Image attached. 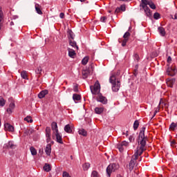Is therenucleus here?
<instances>
[{
  "label": "nucleus",
  "mask_w": 177,
  "mask_h": 177,
  "mask_svg": "<svg viewBox=\"0 0 177 177\" xmlns=\"http://www.w3.org/2000/svg\"><path fill=\"white\" fill-rule=\"evenodd\" d=\"M146 131V127H142L139 133L136 151L132 156L131 160L129 164V171H132L135 168V165L136 164V160H138L139 156L143 154V151L146 150V142H147V136H145V131Z\"/></svg>",
  "instance_id": "nucleus-1"
},
{
  "label": "nucleus",
  "mask_w": 177,
  "mask_h": 177,
  "mask_svg": "<svg viewBox=\"0 0 177 177\" xmlns=\"http://www.w3.org/2000/svg\"><path fill=\"white\" fill-rule=\"evenodd\" d=\"M116 80L117 77L115 76V73H112L109 78V82L112 84L113 92H118L120 91V88H121V83L119 80L116 82Z\"/></svg>",
  "instance_id": "nucleus-2"
},
{
  "label": "nucleus",
  "mask_w": 177,
  "mask_h": 177,
  "mask_svg": "<svg viewBox=\"0 0 177 177\" xmlns=\"http://www.w3.org/2000/svg\"><path fill=\"white\" fill-rule=\"evenodd\" d=\"M120 169V165L118 163H111L107 167H106V175L108 177L111 176V174L113 172H115V171H118V169Z\"/></svg>",
  "instance_id": "nucleus-3"
},
{
  "label": "nucleus",
  "mask_w": 177,
  "mask_h": 177,
  "mask_svg": "<svg viewBox=\"0 0 177 177\" xmlns=\"http://www.w3.org/2000/svg\"><path fill=\"white\" fill-rule=\"evenodd\" d=\"M90 89L93 95H97L100 92V83L99 81H96L94 86H91Z\"/></svg>",
  "instance_id": "nucleus-4"
},
{
  "label": "nucleus",
  "mask_w": 177,
  "mask_h": 177,
  "mask_svg": "<svg viewBox=\"0 0 177 177\" xmlns=\"http://www.w3.org/2000/svg\"><path fill=\"white\" fill-rule=\"evenodd\" d=\"M140 6V8H142L143 9V10L145 13V16H147V17H149V19H150L152 16V13H151V10H150V8H149V6H146L142 1H141Z\"/></svg>",
  "instance_id": "nucleus-5"
},
{
  "label": "nucleus",
  "mask_w": 177,
  "mask_h": 177,
  "mask_svg": "<svg viewBox=\"0 0 177 177\" xmlns=\"http://www.w3.org/2000/svg\"><path fill=\"white\" fill-rule=\"evenodd\" d=\"M8 100L10 102V104L8 108L6 109V112L8 114H12L13 113V110H15V108L16 107V104H15L13 98H9Z\"/></svg>",
  "instance_id": "nucleus-6"
},
{
  "label": "nucleus",
  "mask_w": 177,
  "mask_h": 177,
  "mask_svg": "<svg viewBox=\"0 0 177 177\" xmlns=\"http://www.w3.org/2000/svg\"><path fill=\"white\" fill-rule=\"evenodd\" d=\"M167 74L170 77H174L176 74V68L174 66L170 67L169 66H168V68L167 69Z\"/></svg>",
  "instance_id": "nucleus-7"
},
{
  "label": "nucleus",
  "mask_w": 177,
  "mask_h": 177,
  "mask_svg": "<svg viewBox=\"0 0 177 177\" xmlns=\"http://www.w3.org/2000/svg\"><path fill=\"white\" fill-rule=\"evenodd\" d=\"M97 102H100V103H102V104H107V98L101 94H99L97 96Z\"/></svg>",
  "instance_id": "nucleus-8"
},
{
  "label": "nucleus",
  "mask_w": 177,
  "mask_h": 177,
  "mask_svg": "<svg viewBox=\"0 0 177 177\" xmlns=\"http://www.w3.org/2000/svg\"><path fill=\"white\" fill-rule=\"evenodd\" d=\"M141 1L142 2V3H145L146 6H147V5H149V8H151V9H156V4H154V3H153V1H149V0H141Z\"/></svg>",
  "instance_id": "nucleus-9"
},
{
  "label": "nucleus",
  "mask_w": 177,
  "mask_h": 177,
  "mask_svg": "<svg viewBox=\"0 0 177 177\" xmlns=\"http://www.w3.org/2000/svg\"><path fill=\"white\" fill-rule=\"evenodd\" d=\"M176 80L175 78H168L166 80V84L169 88H174Z\"/></svg>",
  "instance_id": "nucleus-10"
},
{
  "label": "nucleus",
  "mask_w": 177,
  "mask_h": 177,
  "mask_svg": "<svg viewBox=\"0 0 177 177\" xmlns=\"http://www.w3.org/2000/svg\"><path fill=\"white\" fill-rule=\"evenodd\" d=\"M46 138L47 143L50 142V127L46 128Z\"/></svg>",
  "instance_id": "nucleus-11"
},
{
  "label": "nucleus",
  "mask_w": 177,
  "mask_h": 177,
  "mask_svg": "<svg viewBox=\"0 0 177 177\" xmlns=\"http://www.w3.org/2000/svg\"><path fill=\"white\" fill-rule=\"evenodd\" d=\"M4 128L5 129H6V131H8L9 132H13V131H15V127H13V126H12L9 123L5 124Z\"/></svg>",
  "instance_id": "nucleus-12"
},
{
  "label": "nucleus",
  "mask_w": 177,
  "mask_h": 177,
  "mask_svg": "<svg viewBox=\"0 0 177 177\" xmlns=\"http://www.w3.org/2000/svg\"><path fill=\"white\" fill-rule=\"evenodd\" d=\"M68 52L69 57H71L72 59H74V57H75V55H77V53H75V50L72 48H68Z\"/></svg>",
  "instance_id": "nucleus-13"
},
{
  "label": "nucleus",
  "mask_w": 177,
  "mask_h": 177,
  "mask_svg": "<svg viewBox=\"0 0 177 177\" xmlns=\"http://www.w3.org/2000/svg\"><path fill=\"white\" fill-rule=\"evenodd\" d=\"M16 146L12 141H9L7 144L4 145L5 149H15Z\"/></svg>",
  "instance_id": "nucleus-14"
},
{
  "label": "nucleus",
  "mask_w": 177,
  "mask_h": 177,
  "mask_svg": "<svg viewBox=\"0 0 177 177\" xmlns=\"http://www.w3.org/2000/svg\"><path fill=\"white\" fill-rule=\"evenodd\" d=\"M45 153L48 156H50V153H52V145L50 144H48L45 149Z\"/></svg>",
  "instance_id": "nucleus-15"
},
{
  "label": "nucleus",
  "mask_w": 177,
  "mask_h": 177,
  "mask_svg": "<svg viewBox=\"0 0 177 177\" xmlns=\"http://www.w3.org/2000/svg\"><path fill=\"white\" fill-rule=\"evenodd\" d=\"M51 128L52 130L55 132V133H57L59 132V129H57V122H53L51 124Z\"/></svg>",
  "instance_id": "nucleus-16"
},
{
  "label": "nucleus",
  "mask_w": 177,
  "mask_h": 177,
  "mask_svg": "<svg viewBox=\"0 0 177 177\" xmlns=\"http://www.w3.org/2000/svg\"><path fill=\"white\" fill-rule=\"evenodd\" d=\"M48 90L41 91L38 94V97H39V99H42V98L45 97V96H46V95H48Z\"/></svg>",
  "instance_id": "nucleus-17"
},
{
  "label": "nucleus",
  "mask_w": 177,
  "mask_h": 177,
  "mask_svg": "<svg viewBox=\"0 0 177 177\" xmlns=\"http://www.w3.org/2000/svg\"><path fill=\"white\" fill-rule=\"evenodd\" d=\"M55 136H56L57 143H60V145H63V138H62V136L60 135V133H59V132L55 133Z\"/></svg>",
  "instance_id": "nucleus-18"
},
{
  "label": "nucleus",
  "mask_w": 177,
  "mask_h": 177,
  "mask_svg": "<svg viewBox=\"0 0 177 177\" xmlns=\"http://www.w3.org/2000/svg\"><path fill=\"white\" fill-rule=\"evenodd\" d=\"M164 106H166V104L164 103V102H162V101L160 100L158 106L156 107V109H155V112H156V113H158V112L160 111V107H164Z\"/></svg>",
  "instance_id": "nucleus-19"
},
{
  "label": "nucleus",
  "mask_w": 177,
  "mask_h": 177,
  "mask_svg": "<svg viewBox=\"0 0 177 177\" xmlns=\"http://www.w3.org/2000/svg\"><path fill=\"white\" fill-rule=\"evenodd\" d=\"M35 10L38 15H42V10H41V6L38 3H35Z\"/></svg>",
  "instance_id": "nucleus-20"
},
{
  "label": "nucleus",
  "mask_w": 177,
  "mask_h": 177,
  "mask_svg": "<svg viewBox=\"0 0 177 177\" xmlns=\"http://www.w3.org/2000/svg\"><path fill=\"white\" fill-rule=\"evenodd\" d=\"M21 77L23 80H28V73L26 71L21 72Z\"/></svg>",
  "instance_id": "nucleus-21"
},
{
  "label": "nucleus",
  "mask_w": 177,
  "mask_h": 177,
  "mask_svg": "<svg viewBox=\"0 0 177 177\" xmlns=\"http://www.w3.org/2000/svg\"><path fill=\"white\" fill-rule=\"evenodd\" d=\"M158 30L160 35L162 37H165L166 32H165V29L163 27H159L158 28Z\"/></svg>",
  "instance_id": "nucleus-22"
},
{
  "label": "nucleus",
  "mask_w": 177,
  "mask_h": 177,
  "mask_svg": "<svg viewBox=\"0 0 177 177\" xmlns=\"http://www.w3.org/2000/svg\"><path fill=\"white\" fill-rule=\"evenodd\" d=\"M104 111V108L103 107H95V112L96 114H102Z\"/></svg>",
  "instance_id": "nucleus-23"
},
{
  "label": "nucleus",
  "mask_w": 177,
  "mask_h": 177,
  "mask_svg": "<svg viewBox=\"0 0 177 177\" xmlns=\"http://www.w3.org/2000/svg\"><path fill=\"white\" fill-rule=\"evenodd\" d=\"M64 131L67 133H71V132H73V129H71V126H70V124H66L64 127Z\"/></svg>",
  "instance_id": "nucleus-24"
},
{
  "label": "nucleus",
  "mask_w": 177,
  "mask_h": 177,
  "mask_svg": "<svg viewBox=\"0 0 177 177\" xmlns=\"http://www.w3.org/2000/svg\"><path fill=\"white\" fill-rule=\"evenodd\" d=\"M177 122H172L169 126V131H176Z\"/></svg>",
  "instance_id": "nucleus-25"
},
{
  "label": "nucleus",
  "mask_w": 177,
  "mask_h": 177,
  "mask_svg": "<svg viewBox=\"0 0 177 177\" xmlns=\"http://www.w3.org/2000/svg\"><path fill=\"white\" fill-rule=\"evenodd\" d=\"M73 99L75 103L78 102L79 100H81V95L78 94H73Z\"/></svg>",
  "instance_id": "nucleus-26"
},
{
  "label": "nucleus",
  "mask_w": 177,
  "mask_h": 177,
  "mask_svg": "<svg viewBox=\"0 0 177 177\" xmlns=\"http://www.w3.org/2000/svg\"><path fill=\"white\" fill-rule=\"evenodd\" d=\"M88 62H89V57L86 56L82 59V64H83V66H86V64H88Z\"/></svg>",
  "instance_id": "nucleus-27"
},
{
  "label": "nucleus",
  "mask_w": 177,
  "mask_h": 177,
  "mask_svg": "<svg viewBox=\"0 0 177 177\" xmlns=\"http://www.w3.org/2000/svg\"><path fill=\"white\" fill-rule=\"evenodd\" d=\"M82 168L84 171H88L89 168H91V164L88 162H86L82 165Z\"/></svg>",
  "instance_id": "nucleus-28"
},
{
  "label": "nucleus",
  "mask_w": 177,
  "mask_h": 177,
  "mask_svg": "<svg viewBox=\"0 0 177 177\" xmlns=\"http://www.w3.org/2000/svg\"><path fill=\"white\" fill-rule=\"evenodd\" d=\"M69 44L71 45V46H72L73 48H75V49L78 50V46L77 45V42L73 41V40H70L69 41Z\"/></svg>",
  "instance_id": "nucleus-29"
},
{
  "label": "nucleus",
  "mask_w": 177,
  "mask_h": 177,
  "mask_svg": "<svg viewBox=\"0 0 177 177\" xmlns=\"http://www.w3.org/2000/svg\"><path fill=\"white\" fill-rule=\"evenodd\" d=\"M68 37L69 39H74V32L71 30H68Z\"/></svg>",
  "instance_id": "nucleus-30"
},
{
  "label": "nucleus",
  "mask_w": 177,
  "mask_h": 177,
  "mask_svg": "<svg viewBox=\"0 0 177 177\" xmlns=\"http://www.w3.org/2000/svg\"><path fill=\"white\" fill-rule=\"evenodd\" d=\"M43 169L46 171V172H49V171H50V165L45 164Z\"/></svg>",
  "instance_id": "nucleus-31"
},
{
  "label": "nucleus",
  "mask_w": 177,
  "mask_h": 177,
  "mask_svg": "<svg viewBox=\"0 0 177 177\" xmlns=\"http://www.w3.org/2000/svg\"><path fill=\"white\" fill-rule=\"evenodd\" d=\"M5 104H6V100H5V99H3V97H0V106L1 107H3V106H5Z\"/></svg>",
  "instance_id": "nucleus-32"
},
{
  "label": "nucleus",
  "mask_w": 177,
  "mask_h": 177,
  "mask_svg": "<svg viewBox=\"0 0 177 177\" xmlns=\"http://www.w3.org/2000/svg\"><path fill=\"white\" fill-rule=\"evenodd\" d=\"M79 135H82V136H86L87 135L86 131H85V129H80Z\"/></svg>",
  "instance_id": "nucleus-33"
},
{
  "label": "nucleus",
  "mask_w": 177,
  "mask_h": 177,
  "mask_svg": "<svg viewBox=\"0 0 177 177\" xmlns=\"http://www.w3.org/2000/svg\"><path fill=\"white\" fill-rule=\"evenodd\" d=\"M88 75H89V71H88L87 70H84L82 71L83 78H88Z\"/></svg>",
  "instance_id": "nucleus-34"
},
{
  "label": "nucleus",
  "mask_w": 177,
  "mask_h": 177,
  "mask_svg": "<svg viewBox=\"0 0 177 177\" xmlns=\"http://www.w3.org/2000/svg\"><path fill=\"white\" fill-rule=\"evenodd\" d=\"M32 156H37V149L34 147L30 148Z\"/></svg>",
  "instance_id": "nucleus-35"
},
{
  "label": "nucleus",
  "mask_w": 177,
  "mask_h": 177,
  "mask_svg": "<svg viewBox=\"0 0 177 177\" xmlns=\"http://www.w3.org/2000/svg\"><path fill=\"white\" fill-rule=\"evenodd\" d=\"M139 128V120H136L133 123V129L136 131Z\"/></svg>",
  "instance_id": "nucleus-36"
},
{
  "label": "nucleus",
  "mask_w": 177,
  "mask_h": 177,
  "mask_svg": "<svg viewBox=\"0 0 177 177\" xmlns=\"http://www.w3.org/2000/svg\"><path fill=\"white\" fill-rule=\"evenodd\" d=\"M153 19H155V20H158V19H161V15H160V13L158 12H155L153 14Z\"/></svg>",
  "instance_id": "nucleus-37"
},
{
  "label": "nucleus",
  "mask_w": 177,
  "mask_h": 177,
  "mask_svg": "<svg viewBox=\"0 0 177 177\" xmlns=\"http://www.w3.org/2000/svg\"><path fill=\"white\" fill-rule=\"evenodd\" d=\"M117 149H118L120 152L124 151V147L121 142L117 145Z\"/></svg>",
  "instance_id": "nucleus-38"
},
{
  "label": "nucleus",
  "mask_w": 177,
  "mask_h": 177,
  "mask_svg": "<svg viewBox=\"0 0 177 177\" xmlns=\"http://www.w3.org/2000/svg\"><path fill=\"white\" fill-rule=\"evenodd\" d=\"M129 37H131V33H129V32H126L124 33V35H123V38L124 39H127V40L129 39Z\"/></svg>",
  "instance_id": "nucleus-39"
},
{
  "label": "nucleus",
  "mask_w": 177,
  "mask_h": 177,
  "mask_svg": "<svg viewBox=\"0 0 177 177\" xmlns=\"http://www.w3.org/2000/svg\"><path fill=\"white\" fill-rule=\"evenodd\" d=\"M91 177H100V176L99 175V173H97V171H93L91 174Z\"/></svg>",
  "instance_id": "nucleus-40"
},
{
  "label": "nucleus",
  "mask_w": 177,
  "mask_h": 177,
  "mask_svg": "<svg viewBox=\"0 0 177 177\" xmlns=\"http://www.w3.org/2000/svg\"><path fill=\"white\" fill-rule=\"evenodd\" d=\"M24 121H26L27 122H32V118L31 116H27L24 118Z\"/></svg>",
  "instance_id": "nucleus-41"
},
{
  "label": "nucleus",
  "mask_w": 177,
  "mask_h": 177,
  "mask_svg": "<svg viewBox=\"0 0 177 177\" xmlns=\"http://www.w3.org/2000/svg\"><path fill=\"white\" fill-rule=\"evenodd\" d=\"M127 42H128V39H124L122 41V46H126Z\"/></svg>",
  "instance_id": "nucleus-42"
},
{
  "label": "nucleus",
  "mask_w": 177,
  "mask_h": 177,
  "mask_svg": "<svg viewBox=\"0 0 177 177\" xmlns=\"http://www.w3.org/2000/svg\"><path fill=\"white\" fill-rule=\"evenodd\" d=\"M167 63H168V64H167V66H169V64L172 63V58L171 57V56H169V57H167Z\"/></svg>",
  "instance_id": "nucleus-43"
},
{
  "label": "nucleus",
  "mask_w": 177,
  "mask_h": 177,
  "mask_svg": "<svg viewBox=\"0 0 177 177\" xmlns=\"http://www.w3.org/2000/svg\"><path fill=\"white\" fill-rule=\"evenodd\" d=\"M107 20V17H102L100 18V21H102V23H106Z\"/></svg>",
  "instance_id": "nucleus-44"
},
{
  "label": "nucleus",
  "mask_w": 177,
  "mask_h": 177,
  "mask_svg": "<svg viewBox=\"0 0 177 177\" xmlns=\"http://www.w3.org/2000/svg\"><path fill=\"white\" fill-rule=\"evenodd\" d=\"M119 8L120 9V10H122V12H125V10H126L125 5L120 6V7Z\"/></svg>",
  "instance_id": "nucleus-45"
},
{
  "label": "nucleus",
  "mask_w": 177,
  "mask_h": 177,
  "mask_svg": "<svg viewBox=\"0 0 177 177\" xmlns=\"http://www.w3.org/2000/svg\"><path fill=\"white\" fill-rule=\"evenodd\" d=\"M63 177H71L67 171L63 172Z\"/></svg>",
  "instance_id": "nucleus-46"
},
{
  "label": "nucleus",
  "mask_w": 177,
  "mask_h": 177,
  "mask_svg": "<svg viewBox=\"0 0 177 177\" xmlns=\"http://www.w3.org/2000/svg\"><path fill=\"white\" fill-rule=\"evenodd\" d=\"M120 143H122V145L124 147H127V146H128V145H129L128 142H127V141H123Z\"/></svg>",
  "instance_id": "nucleus-47"
},
{
  "label": "nucleus",
  "mask_w": 177,
  "mask_h": 177,
  "mask_svg": "<svg viewBox=\"0 0 177 177\" xmlns=\"http://www.w3.org/2000/svg\"><path fill=\"white\" fill-rule=\"evenodd\" d=\"M134 59H135L136 60H137V62H139V60H140L139 55L135 54V55H134Z\"/></svg>",
  "instance_id": "nucleus-48"
},
{
  "label": "nucleus",
  "mask_w": 177,
  "mask_h": 177,
  "mask_svg": "<svg viewBox=\"0 0 177 177\" xmlns=\"http://www.w3.org/2000/svg\"><path fill=\"white\" fill-rule=\"evenodd\" d=\"M129 142H133L135 140V138L133 137V136H130L129 138Z\"/></svg>",
  "instance_id": "nucleus-49"
},
{
  "label": "nucleus",
  "mask_w": 177,
  "mask_h": 177,
  "mask_svg": "<svg viewBox=\"0 0 177 177\" xmlns=\"http://www.w3.org/2000/svg\"><path fill=\"white\" fill-rule=\"evenodd\" d=\"M41 71H42V68H41V67H39V68H37L36 73H37V74H41Z\"/></svg>",
  "instance_id": "nucleus-50"
},
{
  "label": "nucleus",
  "mask_w": 177,
  "mask_h": 177,
  "mask_svg": "<svg viewBox=\"0 0 177 177\" xmlns=\"http://www.w3.org/2000/svg\"><path fill=\"white\" fill-rule=\"evenodd\" d=\"M175 145H176V141H175V140H172V141L171 142V146L172 147H175Z\"/></svg>",
  "instance_id": "nucleus-51"
},
{
  "label": "nucleus",
  "mask_w": 177,
  "mask_h": 177,
  "mask_svg": "<svg viewBox=\"0 0 177 177\" xmlns=\"http://www.w3.org/2000/svg\"><path fill=\"white\" fill-rule=\"evenodd\" d=\"M59 17H60V19H64V13L61 12V13L59 14Z\"/></svg>",
  "instance_id": "nucleus-52"
},
{
  "label": "nucleus",
  "mask_w": 177,
  "mask_h": 177,
  "mask_svg": "<svg viewBox=\"0 0 177 177\" xmlns=\"http://www.w3.org/2000/svg\"><path fill=\"white\" fill-rule=\"evenodd\" d=\"M73 91H74V92H78V86H75Z\"/></svg>",
  "instance_id": "nucleus-53"
},
{
  "label": "nucleus",
  "mask_w": 177,
  "mask_h": 177,
  "mask_svg": "<svg viewBox=\"0 0 177 177\" xmlns=\"http://www.w3.org/2000/svg\"><path fill=\"white\" fill-rule=\"evenodd\" d=\"M121 10L120 9V8H116V10H115V13H120V11Z\"/></svg>",
  "instance_id": "nucleus-54"
},
{
  "label": "nucleus",
  "mask_w": 177,
  "mask_h": 177,
  "mask_svg": "<svg viewBox=\"0 0 177 177\" xmlns=\"http://www.w3.org/2000/svg\"><path fill=\"white\" fill-rule=\"evenodd\" d=\"M177 19V12L174 15V20Z\"/></svg>",
  "instance_id": "nucleus-55"
},
{
  "label": "nucleus",
  "mask_w": 177,
  "mask_h": 177,
  "mask_svg": "<svg viewBox=\"0 0 177 177\" xmlns=\"http://www.w3.org/2000/svg\"><path fill=\"white\" fill-rule=\"evenodd\" d=\"M135 68L138 70V68H139V66L138 65H136Z\"/></svg>",
  "instance_id": "nucleus-56"
},
{
  "label": "nucleus",
  "mask_w": 177,
  "mask_h": 177,
  "mask_svg": "<svg viewBox=\"0 0 177 177\" xmlns=\"http://www.w3.org/2000/svg\"><path fill=\"white\" fill-rule=\"evenodd\" d=\"M157 114V112H156V111L153 113V117H155V115Z\"/></svg>",
  "instance_id": "nucleus-57"
},
{
  "label": "nucleus",
  "mask_w": 177,
  "mask_h": 177,
  "mask_svg": "<svg viewBox=\"0 0 177 177\" xmlns=\"http://www.w3.org/2000/svg\"><path fill=\"white\" fill-rule=\"evenodd\" d=\"M77 1H80V2H85V0H77Z\"/></svg>",
  "instance_id": "nucleus-58"
},
{
  "label": "nucleus",
  "mask_w": 177,
  "mask_h": 177,
  "mask_svg": "<svg viewBox=\"0 0 177 177\" xmlns=\"http://www.w3.org/2000/svg\"><path fill=\"white\" fill-rule=\"evenodd\" d=\"M117 177H122L120 174L118 175Z\"/></svg>",
  "instance_id": "nucleus-59"
},
{
  "label": "nucleus",
  "mask_w": 177,
  "mask_h": 177,
  "mask_svg": "<svg viewBox=\"0 0 177 177\" xmlns=\"http://www.w3.org/2000/svg\"><path fill=\"white\" fill-rule=\"evenodd\" d=\"M135 73H138V69L134 70Z\"/></svg>",
  "instance_id": "nucleus-60"
},
{
  "label": "nucleus",
  "mask_w": 177,
  "mask_h": 177,
  "mask_svg": "<svg viewBox=\"0 0 177 177\" xmlns=\"http://www.w3.org/2000/svg\"><path fill=\"white\" fill-rule=\"evenodd\" d=\"M116 75H120V72H118V73H116Z\"/></svg>",
  "instance_id": "nucleus-61"
},
{
  "label": "nucleus",
  "mask_w": 177,
  "mask_h": 177,
  "mask_svg": "<svg viewBox=\"0 0 177 177\" xmlns=\"http://www.w3.org/2000/svg\"><path fill=\"white\" fill-rule=\"evenodd\" d=\"M139 161H142V157L140 158V160Z\"/></svg>",
  "instance_id": "nucleus-62"
},
{
  "label": "nucleus",
  "mask_w": 177,
  "mask_h": 177,
  "mask_svg": "<svg viewBox=\"0 0 177 177\" xmlns=\"http://www.w3.org/2000/svg\"><path fill=\"white\" fill-rule=\"evenodd\" d=\"M119 42H121V41L119 39Z\"/></svg>",
  "instance_id": "nucleus-63"
}]
</instances>
